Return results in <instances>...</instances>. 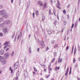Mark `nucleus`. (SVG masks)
<instances>
[{
	"instance_id": "nucleus-43",
	"label": "nucleus",
	"mask_w": 80,
	"mask_h": 80,
	"mask_svg": "<svg viewBox=\"0 0 80 80\" xmlns=\"http://www.w3.org/2000/svg\"><path fill=\"white\" fill-rule=\"evenodd\" d=\"M64 25H66V24H67V22L65 21L64 22Z\"/></svg>"
},
{
	"instance_id": "nucleus-57",
	"label": "nucleus",
	"mask_w": 80,
	"mask_h": 80,
	"mask_svg": "<svg viewBox=\"0 0 80 80\" xmlns=\"http://www.w3.org/2000/svg\"><path fill=\"white\" fill-rule=\"evenodd\" d=\"M15 35V33L13 35L12 37V38H13V37H14V36Z\"/></svg>"
},
{
	"instance_id": "nucleus-2",
	"label": "nucleus",
	"mask_w": 80,
	"mask_h": 80,
	"mask_svg": "<svg viewBox=\"0 0 80 80\" xmlns=\"http://www.w3.org/2000/svg\"><path fill=\"white\" fill-rule=\"evenodd\" d=\"M8 48L6 50V51H7L9 50V48H10V46L9 45H7V46H5L4 47V49H5V48Z\"/></svg>"
},
{
	"instance_id": "nucleus-17",
	"label": "nucleus",
	"mask_w": 80,
	"mask_h": 80,
	"mask_svg": "<svg viewBox=\"0 0 80 80\" xmlns=\"http://www.w3.org/2000/svg\"><path fill=\"white\" fill-rule=\"evenodd\" d=\"M45 16L42 17V22H44V20H45Z\"/></svg>"
},
{
	"instance_id": "nucleus-13",
	"label": "nucleus",
	"mask_w": 80,
	"mask_h": 80,
	"mask_svg": "<svg viewBox=\"0 0 80 80\" xmlns=\"http://www.w3.org/2000/svg\"><path fill=\"white\" fill-rule=\"evenodd\" d=\"M60 57H59L58 58V63H61V62H62V58H61L60 59Z\"/></svg>"
},
{
	"instance_id": "nucleus-5",
	"label": "nucleus",
	"mask_w": 80,
	"mask_h": 80,
	"mask_svg": "<svg viewBox=\"0 0 80 80\" xmlns=\"http://www.w3.org/2000/svg\"><path fill=\"white\" fill-rule=\"evenodd\" d=\"M1 62L2 63H3V64H5V63H6V61H5V59H3V58L1 61Z\"/></svg>"
},
{
	"instance_id": "nucleus-38",
	"label": "nucleus",
	"mask_w": 80,
	"mask_h": 80,
	"mask_svg": "<svg viewBox=\"0 0 80 80\" xmlns=\"http://www.w3.org/2000/svg\"><path fill=\"white\" fill-rule=\"evenodd\" d=\"M55 12H56V10H54L53 13L54 15H55Z\"/></svg>"
},
{
	"instance_id": "nucleus-30",
	"label": "nucleus",
	"mask_w": 80,
	"mask_h": 80,
	"mask_svg": "<svg viewBox=\"0 0 80 80\" xmlns=\"http://www.w3.org/2000/svg\"><path fill=\"white\" fill-rule=\"evenodd\" d=\"M60 4L59 1H58V6H60Z\"/></svg>"
},
{
	"instance_id": "nucleus-45",
	"label": "nucleus",
	"mask_w": 80,
	"mask_h": 80,
	"mask_svg": "<svg viewBox=\"0 0 80 80\" xmlns=\"http://www.w3.org/2000/svg\"><path fill=\"white\" fill-rule=\"evenodd\" d=\"M68 46H67L66 47V50H68Z\"/></svg>"
},
{
	"instance_id": "nucleus-4",
	"label": "nucleus",
	"mask_w": 80,
	"mask_h": 80,
	"mask_svg": "<svg viewBox=\"0 0 80 80\" xmlns=\"http://www.w3.org/2000/svg\"><path fill=\"white\" fill-rule=\"evenodd\" d=\"M3 32L5 34H6L8 32V29L7 28H4L3 30Z\"/></svg>"
},
{
	"instance_id": "nucleus-28",
	"label": "nucleus",
	"mask_w": 80,
	"mask_h": 80,
	"mask_svg": "<svg viewBox=\"0 0 80 80\" xmlns=\"http://www.w3.org/2000/svg\"><path fill=\"white\" fill-rule=\"evenodd\" d=\"M3 20L2 18H0V23H1V22L3 21Z\"/></svg>"
},
{
	"instance_id": "nucleus-62",
	"label": "nucleus",
	"mask_w": 80,
	"mask_h": 80,
	"mask_svg": "<svg viewBox=\"0 0 80 80\" xmlns=\"http://www.w3.org/2000/svg\"><path fill=\"white\" fill-rule=\"evenodd\" d=\"M48 77V75H45V77H46V78H47V77Z\"/></svg>"
},
{
	"instance_id": "nucleus-61",
	"label": "nucleus",
	"mask_w": 80,
	"mask_h": 80,
	"mask_svg": "<svg viewBox=\"0 0 80 80\" xmlns=\"http://www.w3.org/2000/svg\"><path fill=\"white\" fill-rule=\"evenodd\" d=\"M77 80H80V78H77Z\"/></svg>"
},
{
	"instance_id": "nucleus-1",
	"label": "nucleus",
	"mask_w": 80,
	"mask_h": 80,
	"mask_svg": "<svg viewBox=\"0 0 80 80\" xmlns=\"http://www.w3.org/2000/svg\"><path fill=\"white\" fill-rule=\"evenodd\" d=\"M0 15H2L4 18H7L8 17V15L6 12V11L4 9L0 12Z\"/></svg>"
},
{
	"instance_id": "nucleus-59",
	"label": "nucleus",
	"mask_w": 80,
	"mask_h": 80,
	"mask_svg": "<svg viewBox=\"0 0 80 80\" xmlns=\"http://www.w3.org/2000/svg\"><path fill=\"white\" fill-rule=\"evenodd\" d=\"M41 67H43V66H44V65H43V64H42L41 65Z\"/></svg>"
},
{
	"instance_id": "nucleus-42",
	"label": "nucleus",
	"mask_w": 80,
	"mask_h": 80,
	"mask_svg": "<svg viewBox=\"0 0 80 80\" xmlns=\"http://www.w3.org/2000/svg\"><path fill=\"white\" fill-rule=\"evenodd\" d=\"M54 25H56V24H57V21H55V22H54Z\"/></svg>"
},
{
	"instance_id": "nucleus-29",
	"label": "nucleus",
	"mask_w": 80,
	"mask_h": 80,
	"mask_svg": "<svg viewBox=\"0 0 80 80\" xmlns=\"http://www.w3.org/2000/svg\"><path fill=\"white\" fill-rule=\"evenodd\" d=\"M74 48V46H72V53H73V48Z\"/></svg>"
},
{
	"instance_id": "nucleus-35",
	"label": "nucleus",
	"mask_w": 80,
	"mask_h": 80,
	"mask_svg": "<svg viewBox=\"0 0 80 80\" xmlns=\"http://www.w3.org/2000/svg\"><path fill=\"white\" fill-rule=\"evenodd\" d=\"M36 15H38V11H36Z\"/></svg>"
},
{
	"instance_id": "nucleus-60",
	"label": "nucleus",
	"mask_w": 80,
	"mask_h": 80,
	"mask_svg": "<svg viewBox=\"0 0 80 80\" xmlns=\"http://www.w3.org/2000/svg\"><path fill=\"white\" fill-rule=\"evenodd\" d=\"M48 50V48H47L46 49V50Z\"/></svg>"
},
{
	"instance_id": "nucleus-58",
	"label": "nucleus",
	"mask_w": 80,
	"mask_h": 80,
	"mask_svg": "<svg viewBox=\"0 0 80 80\" xmlns=\"http://www.w3.org/2000/svg\"><path fill=\"white\" fill-rule=\"evenodd\" d=\"M47 71V69H44V71L47 72V71Z\"/></svg>"
},
{
	"instance_id": "nucleus-52",
	"label": "nucleus",
	"mask_w": 80,
	"mask_h": 80,
	"mask_svg": "<svg viewBox=\"0 0 80 80\" xmlns=\"http://www.w3.org/2000/svg\"><path fill=\"white\" fill-rule=\"evenodd\" d=\"M50 75H48L47 77H46V78H48V77H50Z\"/></svg>"
},
{
	"instance_id": "nucleus-31",
	"label": "nucleus",
	"mask_w": 80,
	"mask_h": 80,
	"mask_svg": "<svg viewBox=\"0 0 80 80\" xmlns=\"http://www.w3.org/2000/svg\"><path fill=\"white\" fill-rule=\"evenodd\" d=\"M58 47V45L56 44L54 46V48H57Z\"/></svg>"
},
{
	"instance_id": "nucleus-56",
	"label": "nucleus",
	"mask_w": 80,
	"mask_h": 80,
	"mask_svg": "<svg viewBox=\"0 0 80 80\" xmlns=\"http://www.w3.org/2000/svg\"><path fill=\"white\" fill-rule=\"evenodd\" d=\"M54 42H55V41H52V43H54Z\"/></svg>"
},
{
	"instance_id": "nucleus-47",
	"label": "nucleus",
	"mask_w": 80,
	"mask_h": 80,
	"mask_svg": "<svg viewBox=\"0 0 80 80\" xmlns=\"http://www.w3.org/2000/svg\"><path fill=\"white\" fill-rule=\"evenodd\" d=\"M2 47V44L0 43V49Z\"/></svg>"
},
{
	"instance_id": "nucleus-25",
	"label": "nucleus",
	"mask_w": 80,
	"mask_h": 80,
	"mask_svg": "<svg viewBox=\"0 0 80 80\" xmlns=\"http://www.w3.org/2000/svg\"><path fill=\"white\" fill-rule=\"evenodd\" d=\"M14 52H13L11 54V57H13V55L14 54Z\"/></svg>"
},
{
	"instance_id": "nucleus-15",
	"label": "nucleus",
	"mask_w": 80,
	"mask_h": 80,
	"mask_svg": "<svg viewBox=\"0 0 80 80\" xmlns=\"http://www.w3.org/2000/svg\"><path fill=\"white\" fill-rule=\"evenodd\" d=\"M46 31H47L48 33L49 34V35H51L52 34V32L50 31H47V30H46Z\"/></svg>"
},
{
	"instance_id": "nucleus-24",
	"label": "nucleus",
	"mask_w": 80,
	"mask_h": 80,
	"mask_svg": "<svg viewBox=\"0 0 80 80\" xmlns=\"http://www.w3.org/2000/svg\"><path fill=\"white\" fill-rule=\"evenodd\" d=\"M24 62H25V63H26V62H27V58H24Z\"/></svg>"
},
{
	"instance_id": "nucleus-50",
	"label": "nucleus",
	"mask_w": 80,
	"mask_h": 80,
	"mask_svg": "<svg viewBox=\"0 0 80 80\" xmlns=\"http://www.w3.org/2000/svg\"><path fill=\"white\" fill-rule=\"evenodd\" d=\"M73 26H74V24H73L71 27V28H73Z\"/></svg>"
},
{
	"instance_id": "nucleus-7",
	"label": "nucleus",
	"mask_w": 80,
	"mask_h": 80,
	"mask_svg": "<svg viewBox=\"0 0 80 80\" xmlns=\"http://www.w3.org/2000/svg\"><path fill=\"white\" fill-rule=\"evenodd\" d=\"M69 71V68L68 67L67 71H66V73L65 74V75L66 76V75H67L68 74V72Z\"/></svg>"
},
{
	"instance_id": "nucleus-9",
	"label": "nucleus",
	"mask_w": 80,
	"mask_h": 80,
	"mask_svg": "<svg viewBox=\"0 0 80 80\" xmlns=\"http://www.w3.org/2000/svg\"><path fill=\"white\" fill-rule=\"evenodd\" d=\"M41 48H43V47H44V46H45V44L44 43V42H41Z\"/></svg>"
},
{
	"instance_id": "nucleus-16",
	"label": "nucleus",
	"mask_w": 80,
	"mask_h": 80,
	"mask_svg": "<svg viewBox=\"0 0 80 80\" xmlns=\"http://www.w3.org/2000/svg\"><path fill=\"white\" fill-rule=\"evenodd\" d=\"M19 71H18L17 73L16 74V76L17 77H19Z\"/></svg>"
},
{
	"instance_id": "nucleus-8",
	"label": "nucleus",
	"mask_w": 80,
	"mask_h": 80,
	"mask_svg": "<svg viewBox=\"0 0 80 80\" xmlns=\"http://www.w3.org/2000/svg\"><path fill=\"white\" fill-rule=\"evenodd\" d=\"M22 32H20V35H19L18 37V40L19 38H22Z\"/></svg>"
},
{
	"instance_id": "nucleus-63",
	"label": "nucleus",
	"mask_w": 80,
	"mask_h": 80,
	"mask_svg": "<svg viewBox=\"0 0 80 80\" xmlns=\"http://www.w3.org/2000/svg\"><path fill=\"white\" fill-rule=\"evenodd\" d=\"M39 48H38L37 49L38 52H39Z\"/></svg>"
},
{
	"instance_id": "nucleus-19",
	"label": "nucleus",
	"mask_w": 80,
	"mask_h": 80,
	"mask_svg": "<svg viewBox=\"0 0 80 80\" xmlns=\"http://www.w3.org/2000/svg\"><path fill=\"white\" fill-rule=\"evenodd\" d=\"M29 51L30 53L32 52V49L30 47H29Z\"/></svg>"
},
{
	"instance_id": "nucleus-20",
	"label": "nucleus",
	"mask_w": 80,
	"mask_h": 80,
	"mask_svg": "<svg viewBox=\"0 0 80 80\" xmlns=\"http://www.w3.org/2000/svg\"><path fill=\"white\" fill-rule=\"evenodd\" d=\"M10 70L11 71V73H13V70L12 69V68L11 67L10 68Z\"/></svg>"
},
{
	"instance_id": "nucleus-54",
	"label": "nucleus",
	"mask_w": 80,
	"mask_h": 80,
	"mask_svg": "<svg viewBox=\"0 0 80 80\" xmlns=\"http://www.w3.org/2000/svg\"><path fill=\"white\" fill-rule=\"evenodd\" d=\"M69 15H67V18H69Z\"/></svg>"
},
{
	"instance_id": "nucleus-11",
	"label": "nucleus",
	"mask_w": 80,
	"mask_h": 80,
	"mask_svg": "<svg viewBox=\"0 0 80 80\" xmlns=\"http://www.w3.org/2000/svg\"><path fill=\"white\" fill-rule=\"evenodd\" d=\"M51 67V64H50V66H48V70L49 71H52V68H50V67Z\"/></svg>"
},
{
	"instance_id": "nucleus-44",
	"label": "nucleus",
	"mask_w": 80,
	"mask_h": 80,
	"mask_svg": "<svg viewBox=\"0 0 80 80\" xmlns=\"http://www.w3.org/2000/svg\"><path fill=\"white\" fill-rule=\"evenodd\" d=\"M76 48H75L74 49V53H76V52H77V51H76Z\"/></svg>"
},
{
	"instance_id": "nucleus-37",
	"label": "nucleus",
	"mask_w": 80,
	"mask_h": 80,
	"mask_svg": "<svg viewBox=\"0 0 80 80\" xmlns=\"http://www.w3.org/2000/svg\"><path fill=\"white\" fill-rule=\"evenodd\" d=\"M63 13L64 14H65L66 13V11L65 10H63Z\"/></svg>"
},
{
	"instance_id": "nucleus-48",
	"label": "nucleus",
	"mask_w": 80,
	"mask_h": 80,
	"mask_svg": "<svg viewBox=\"0 0 80 80\" xmlns=\"http://www.w3.org/2000/svg\"><path fill=\"white\" fill-rule=\"evenodd\" d=\"M58 68V67H57L56 68H55V70L57 71V68Z\"/></svg>"
},
{
	"instance_id": "nucleus-18",
	"label": "nucleus",
	"mask_w": 80,
	"mask_h": 80,
	"mask_svg": "<svg viewBox=\"0 0 80 80\" xmlns=\"http://www.w3.org/2000/svg\"><path fill=\"white\" fill-rule=\"evenodd\" d=\"M55 60V58H53L51 62L50 63V64L51 65V64L54 62Z\"/></svg>"
},
{
	"instance_id": "nucleus-33",
	"label": "nucleus",
	"mask_w": 80,
	"mask_h": 80,
	"mask_svg": "<svg viewBox=\"0 0 80 80\" xmlns=\"http://www.w3.org/2000/svg\"><path fill=\"white\" fill-rule=\"evenodd\" d=\"M8 42H6L4 44V45H8Z\"/></svg>"
},
{
	"instance_id": "nucleus-41",
	"label": "nucleus",
	"mask_w": 80,
	"mask_h": 80,
	"mask_svg": "<svg viewBox=\"0 0 80 80\" xmlns=\"http://www.w3.org/2000/svg\"><path fill=\"white\" fill-rule=\"evenodd\" d=\"M3 7V6H2V5L0 4V8H2Z\"/></svg>"
},
{
	"instance_id": "nucleus-36",
	"label": "nucleus",
	"mask_w": 80,
	"mask_h": 80,
	"mask_svg": "<svg viewBox=\"0 0 80 80\" xmlns=\"http://www.w3.org/2000/svg\"><path fill=\"white\" fill-rule=\"evenodd\" d=\"M57 8H58L59 9H61V7H60L59 6H57Z\"/></svg>"
},
{
	"instance_id": "nucleus-21",
	"label": "nucleus",
	"mask_w": 80,
	"mask_h": 80,
	"mask_svg": "<svg viewBox=\"0 0 80 80\" xmlns=\"http://www.w3.org/2000/svg\"><path fill=\"white\" fill-rule=\"evenodd\" d=\"M72 72V68H70V71L69 72V75H70L71 74V73Z\"/></svg>"
},
{
	"instance_id": "nucleus-6",
	"label": "nucleus",
	"mask_w": 80,
	"mask_h": 80,
	"mask_svg": "<svg viewBox=\"0 0 80 80\" xmlns=\"http://www.w3.org/2000/svg\"><path fill=\"white\" fill-rule=\"evenodd\" d=\"M8 56H9V54L8 53H6L4 56V58H7L8 57Z\"/></svg>"
},
{
	"instance_id": "nucleus-34",
	"label": "nucleus",
	"mask_w": 80,
	"mask_h": 80,
	"mask_svg": "<svg viewBox=\"0 0 80 80\" xmlns=\"http://www.w3.org/2000/svg\"><path fill=\"white\" fill-rule=\"evenodd\" d=\"M34 70L35 72H37V69H36L35 68H34Z\"/></svg>"
},
{
	"instance_id": "nucleus-39",
	"label": "nucleus",
	"mask_w": 80,
	"mask_h": 80,
	"mask_svg": "<svg viewBox=\"0 0 80 80\" xmlns=\"http://www.w3.org/2000/svg\"><path fill=\"white\" fill-rule=\"evenodd\" d=\"M32 16H33V18H35V14L34 13H32Z\"/></svg>"
},
{
	"instance_id": "nucleus-12",
	"label": "nucleus",
	"mask_w": 80,
	"mask_h": 80,
	"mask_svg": "<svg viewBox=\"0 0 80 80\" xmlns=\"http://www.w3.org/2000/svg\"><path fill=\"white\" fill-rule=\"evenodd\" d=\"M4 50H1L0 51V55H3V53H4Z\"/></svg>"
},
{
	"instance_id": "nucleus-64",
	"label": "nucleus",
	"mask_w": 80,
	"mask_h": 80,
	"mask_svg": "<svg viewBox=\"0 0 80 80\" xmlns=\"http://www.w3.org/2000/svg\"><path fill=\"white\" fill-rule=\"evenodd\" d=\"M80 0H78V3H80Z\"/></svg>"
},
{
	"instance_id": "nucleus-27",
	"label": "nucleus",
	"mask_w": 80,
	"mask_h": 80,
	"mask_svg": "<svg viewBox=\"0 0 80 80\" xmlns=\"http://www.w3.org/2000/svg\"><path fill=\"white\" fill-rule=\"evenodd\" d=\"M56 55H57V52H54V57H56Z\"/></svg>"
},
{
	"instance_id": "nucleus-40",
	"label": "nucleus",
	"mask_w": 80,
	"mask_h": 80,
	"mask_svg": "<svg viewBox=\"0 0 80 80\" xmlns=\"http://www.w3.org/2000/svg\"><path fill=\"white\" fill-rule=\"evenodd\" d=\"M49 13L50 15H51V10L50 9L49 10Z\"/></svg>"
},
{
	"instance_id": "nucleus-32",
	"label": "nucleus",
	"mask_w": 80,
	"mask_h": 80,
	"mask_svg": "<svg viewBox=\"0 0 80 80\" xmlns=\"http://www.w3.org/2000/svg\"><path fill=\"white\" fill-rule=\"evenodd\" d=\"M3 33L2 32L0 33V37H2L3 36Z\"/></svg>"
},
{
	"instance_id": "nucleus-46",
	"label": "nucleus",
	"mask_w": 80,
	"mask_h": 80,
	"mask_svg": "<svg viewBox=\"0 0 80 80\" xmlns=\"http://www.w3.org/2000/svg\"><path fill=\"white\" fill-rule=\"evenodd\" d=\"M75 62V59L74 58L73 63H74Z\"/></svg>"
},
{
	"instance_id": "nucleus-49",
	"label": "nucleus",
	"mask_w": 80,
	"mask_h": 80,
	"mask_svg": "<svg viewBox=\"0 0 80 80\" xmlns=\"http://www.w3.org/2000/svg\"><path fill=\"white\" fill-rule=\"evenodd\" d=\"M67 8H70V4H68V6H67Z\"/></svg>"
},
{
	"instance_id": "nucleus-55",
	"label": "nucleus",
	"mask_w": 80,
	"mask_h": 80,
	"mask_svg": "<svg viewBox=\"0 0 80 80\" xmlns=\"http://www.w3.org/2000/svg\"><path fill=\"white\" fill-rule=\"evenodd\" d=\"M51 2L52 3H53V0H51Z\"/></svg>"
},
{
	"instance_id": "nucleus-3",
	"label": "nucleus",
	"mask_w": 80,
	"mask_h": 80,
	"mask_svg": "<svg viewBox=\"0 0 80 80\" xmlns=\"http://www.w3.org/2000/svg\"><path fill=\"white\" fill-rule=\"evenodd\" d=\"M18 62H16V63H15L14 65V70H16L17 68H18Z\"/></svg>"
},
{
	"instance_id": "nucleus-53",
	"label": "nucleus",
	"mask_w": 80,
	"mask_h": 80,
	"mask_svg": "<svg viewBox=\"0 0 80 80\" xmlns=\"http://www.w3.org/2000/svg\"><path fill=\"white\" fill-rule=\"evenodd\" d=\"M13 2V0H11V3H12Z\"/></svg>"
},
{
	"instance_id": "nucleus-10",
	"label": "nucleus",
	"mask_w": 80,
	"mask_h": 80,
	"mask_svg": "<svg viewBox=\"0 0 80 80\" xmlns=\"http://www.w3.org/2000/svg\"><path fill=\"white\" fill-rule=\"evenodd\" d=\"M10 21H5L4 22V23H5V24H7L8 25L10 24Z\"/></svg>"
},
{
	"instance_id": "nucleus-14",
	"label": "nucleus",
	"mask_w": 80,
	"mask_h": 80,
	"mask_svg": "<svg viewBox=\"0 0 80 80\" xmlns=\"http://www.w3.org/2000/svg\"><path fill=\"white\" fill-rule=\"evenodd\" d=\"M38 3L40 5V6H41V7L43 6V2H38Z\"/></svg>"
},
{
	"instance_id": "nucleus-26",
	"label": "nucleus",
	"mask_w": 80,
	"mask_h": 80,
	"mask_svg": "<svg viewBox=\"0 0 80 80\" xmlns=\"http://www.w3.org/2000/svg\"><path fill=\"white\" fill-rule=\"evenodd\" d=\"M0 25L2 27H3V25H4V23H2V24H0Z\"/></svg>"
},
{
	"instance_id": "nucleus-22",
	"label": "nucleus",
	"mask_w": 80,
	"mask_h": 80,
	"mask_svg": "<svg viewBox=\"0 0 80 80\" xmlns=\"http://www.w3.org/2000/svg\"><path fill=\"white\" fill-rule=\"evenodd\" d=\"M46 7H47V4H46V3H44L43 5L44 8H45Z\"/></svg>"
},
{
	"instance_id": "nucleus-51",
	"label": "nucleus",
	"mask_w": 80,
	"mask_h": 80,
	"mask_svg": "<svg viewBox=\"0 0 80 80\" xmlns=\"http://www.w3.org/2000/svg\"><path fill=\"white\" fill-rule=\"evenodd\" d=\"M77 67H78V64H77V63L76 64V65L75 66V67L77 68Z\"/></svg>"
},
{
	"instance_id": "nucleus-23",
	"label": "nucleus",
	"mask_w": 80,
	"mask_h": 80,
	"mask_svg": "<svg viewBox=\"0 0 80 80\" xmlns=\"http://www.w3.org/2000/svg\"><path fill=\"white\" fill-rule=\"evenodd\" d=\"M3 59V57L2 56H0V62Z\"/></svg>"
}]
</instances>
